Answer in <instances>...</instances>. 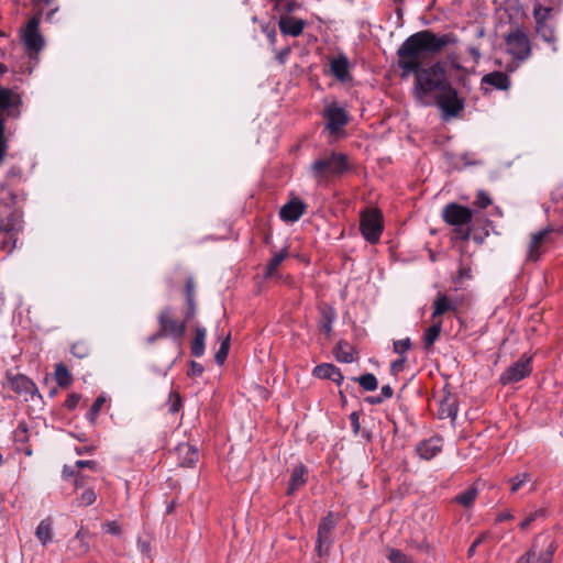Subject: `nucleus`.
<instances>
[{
	"instance_id": "nucleus-46",
	"label": "nucleus",
	"mask_w": 563,
	"mask_h": 563,
	"mask_svg": "<svg viewBox=\"0 0 563 563\" xmlns=\"http://www.w3.org/2000/svg\"><path fill=\"white\" fill-rule=\"evenodd\" d=\"M407 358L406 356H401L400 358L394 361L391 364H390V371L394 375L400 373L404 367H405V363H406Z\"/></svg>"
},
{
	"instance_id": "nucleus-27",
	"label": "nucleus",
	"mask_w": 563,
	"mask_h": 563,
	"mask_svg": "<svg viewBox=\"0 0 563 563\" xmlns=\"http://www.w3.org/2000/svg\"><path fill=\"white\" fill-rule=\"evenodd\" d=\"M353 352V346L344 341H340L333 350L336 361L341 363H352L354 361Z\"/></svg>"
},
{
	"instance_id": "nucleus-7",
	"label": "nucleus",
	"mask_w": 563,
	"mask_h": 563,
	"mask_svg": "<svg viewBox=\"0 0 563 563\" xmlns=\"http://www.w3.org/2000/svg\"><path fill=\"white\" fill-rule=\"evenodd\" d=\"M360 229L364 239L374 244L379 241L383 232L382 214L376 209H367L361 213Z\"/></svg>"
},
{
	"instance_id": "nucleus-57",
	"label": "nucleus",
	"mask_w": 563,
	"mask_h": 563,
	"mask_svg": "<svg viewBox=\"0 0 563 563\" xmlns=\"http://www.w3.org/2000/svg\"><path fill=\"white\" fill-rule=\"evenodd\" d=\"M187 305H188V308H187V311H186V319L189 320L196 313L195 299H191V302L187 301Z\"/></svg>"
},
{
	"instance_id": "nucleus-8",
	"label": "nucleus",
	"mask_w": 563,
	"mask_h": 563,
	"mask_svg": "<svg viewBox=\"0 0 563 563\" xmlns=\"http://www.w3.org/2000/svg\"><path fill=\"white\" fill-rule=\"evenodd\" d=\"M505 41L507 52L516 59L523 62L529 58L531 54L530 41L522 30L516 29L509 32Z\"/></svg>"
},
{
	"instance_id": "nucleus-25",
	"label": "nucleus",
	"mask_w": 563,
	"mask_h": 563,
	"mask_svg": "<svg viewBox=\"0 0 563 563\" xmlns=\"http://www.w3.org/2000/svg\"><path fill=\"white\" fill-rule=\"evenodd\" d=\"M22 178V169L18 166H12L5 174L3 181L0 183V192H4L8 197V191H12L10 187L19 183Z\"/></svg>"
},
{
	"instance_id": "nucleus-11",
	"label": "nucleus",
	"mask_w": 563,
	"mask_h": 563,
	"mask_svg": "<svg viewBox=\"0 0 563 563\" xmlns=\"http://www.w3.org/2000/svg\"><path fill=\"white\" fill-rule=\"evenodd\" d=\"M335 526L336 521L334 520L332 512H329L319 523L317 550L320 556L329 552V549L333 543L332 532Z\"/></svg>"
},
{
	"instance_id": "nucleus-15",
	"label": "nucleus",
	"mask_w": 563,
	"mask_h": 563,
	"mask_svg": "<svg viewBox=\"0 0 563 563\" xmlns=\"http://www.w3.org/2000/svg\"><path fill=\"white\" fill-rule=\"evenodd\" d=\"M305 25L306 22L303 20L290 15L282 16L278 22L280 32L284 35H290L294 37H297L302 33Z\"/></svg>"
},
{
	"instance_id": "nucleus-19",
	"label": "nucleus",
	"mask_w": 563,
	"mask_h": 563,
	"mask_svg": "<svg viewBox=\"0 0 563 563\" xmlns=\"http://www.w3.org/2000/svg\"><path fill=\"white\" fill-rule=\"evenodd\" d=\"M313 375L320 379H330L338 385H340L344 378L340 368L329 363L317 365L313 368Z\"/></svg>"
},
{
	"instance_id": "nucleus-40",
	"label": "nucleus",
	"mask_w": 563,
	"mask_h": 563,
	"mask_svg": "<svg viewBox=\"0 0 563 563\" xmlns=\"http://www.w3.org/2000/svg\"><path fill=\"white\" fill-rule=\"evenodd\" d=\"M387 558L391 563H411V560L397 549H389Z\"/></svg>"
},
{
	"instance_id": "nucleus-56",
	"label": "nucleus",
	"mask_w": 563,
	"mask_h": 563,
	"mask_svg": "<svg viewBox=\"0 0 563 563\" xmlns=\"http://www.w3.org/2000/svg\"><path fill=\"white\" fill-rule=\"evenodd\" d=\"M107 531L111 534H119L121 532V528L115 521H111L107 523Z\"/></svg>"
},
{
	"instance_id": "nucleus-64",
	"label": "nucleus",
	"mask_w": 563,
	"mask_h": 563,
	"mask_svg": "<svg viewBox=\"0 0 563 563\" xmlns=\"http://www.w3.org/2000/svg\"><path fill=\"white\" fill-rule=\"evenodd\" d=\"M161 338H166L165 334H161V328L158 327V331L147 338V342L150 344L154 343L156 340Z\"/></svg>"
},
{
	"instance_id": "nucleus-34",
	"label": "nucleus",
	"mask_w": 563,
	"mask_h": 563,
	"mask_svg": "<svg viewBox=\"0 0 563 563\" xmlns=\"http://www.w3.org/2000/svg\"><path fill=\"white\" fill-rule=\"evenodd\" d=\"M180 453H186V456L181 460L180 465L186 467H192L198 461V451L191 445H181L179 448Z\"/></svg>"
},
{
	"instance_id": "nucleus-17",
	"label": "nucleus",
	"mask_w": 563,
	"mask_h": 563,
	"mask_svg": "<svg viewBox=\"0 0 563 563\" xmlns=\"http://www.w3.org/2000/svg\"><path fill=\"white\" fill-rule=\"evenodd\" d=\"M457 415V399L452 394H446L439 402L438 417L439 419L455 420Z\"/></svg>"
},
{
	"instance_id": "nucleus-20",
	"label": "nucleus",
	"mask_w": 563,
	"mask_h": 563,
	"mask_svg": "<svg viewBox=\"0 0 563 563\" xmlns=\"http://www.w3.org/2000/svg\"><path fill=\"white\" fill-rule=\"evenodd\" d=\"M305 212V205L300 200H291L280 208L279 217L286 222H295Z\"/></svg>"
},
{
	"instance_id": "nucleus-55",
	"label": "nucleus",
	"mask_w": 563,
	"mask_h": 563,
	"mask_svg": "<svg viewBox=\"0 0 563 563\" xmlns=\"http://www.w3.org/2000/svg\"><path fill=\"white\" fill-rule=\"evenodd\" d=\"M289 54H290V48L286 47L277 53L276 59L278 60L279 64H285Z\"/></svg>"
},
{
	"instance_id": "nucleus-50",
	"label": "nucleus",
	"mask_w": 563,
	"mask_h": 563,
	"mask_svg": "<svg viewBox=\"0 0 563 563\" xmlns=\"http://www.w3.org/2000/svg\"><path fill=\"white\" fill-rule=\"evenodd\" d=\"M180 407H181V399H180L179 395L176 394L174 399L170 398L168 412L176 413L179 411Z\"/></svg>"
},
{
	"instance_id": "nucleus-31",
	"label": "nucleus",
	"mask_w": 563,
	"mask_h": 563,
	"mask_svg": "<svg viewBox=\"0 0 563 563\" xmlns=\"http://www.w3.org/2000/svg\"><path fill=\"white\" fill-rule=\"evenodd\" d=\"M442 329V321L434 322L431 327L427 329L423 335V345L424 349L429 350L434 342L438 340Z\"/></svg>"
},
{
	"instance_id": "nucleus-6",
	"label": "nucleus",
	"mask_w": 563,
	"mask_h": 563,
	"mask_svg": "<svg viewBox=\"0 0 563 563\" xmlns=\"http://www.w3.org/2000/svg\"><path fill=\"white\" fill-rule=\"evenodd\" d=\"M42 11L33 15L21 31V38L30 55L36 54L45 46V38L40 32Z\"/></svg>"
},
{
	"instance_id": "nucleus-1",
	"label": "nucleus",
	"mask_w": 563,
	"mask_h": 563,
	"mask_svg": "<svg viewBox=\"0 0 563 563\" xmlns=\"http://www.w3.org/2000/svg\"><path fill=\"white\" fill-rule=\"evenodd\" d=\"M457 42V36L452 32L437 34L431 30H423L408 36L397 51L401 76L415 75V98L422 106H437L445 120L459 115L464 109V99L452 86L445 65L437 62L422 67V57L438 55Z\"/></svg>"
},
{
	"instance_id": "nucleus-26",
	"label": "nucleus",
	"mask_w": 563,
	"mask_h": 563,
	"mask_svg": "<svg viewBox=\"0 0 563 563\" xmlns=\"http://www.w3.org/2000/svg\"><path fill=\"white\" fill-rule=\"evenodd\" d=\"M549 233L548 230L536 232L531 235V240L529 243V250H528V260L530 261H537L540 257V245L545 239L547 234Z\"/></svg>"
},
{
	"instance_id": "nucleus-60",
	"label": "nucleus",
	"mask_w": 563,
	"mask_h": 563,
	"mask_svg": "<svg viewBox=\"0 0 563 563\" xmlns=\"http://www.w3.org/2000/svg\"><path fill=\"white\" fill-rule=\"evenodd\" d=\"M536 11L540 12V18H541L540 20L547 22L549 15L551 13V9L539 7V8L534 9V12Z\"/></svg>"
},
{
	"instance_id": "nucleus-22",
	"label": "nucleus",
	"mask_w": 563,
	"mask_h": 563,
	"mask_svg": "<svg viewBox=\"0 0 563 563\" xmlns=\"http://www.w3.org/2000/svg\"><path fill=\"white\" fill-rule=\"evenodd\" d=\"M482 85H489L498 90H508L510 87V79L505 73L492 71L483 76Z\"/></svg>"
},
{
	"instance_id": "nucleus-2",
	"label": "nucleus",
	"mask_w": 563,
	"mask_h": 563,
	"mask_svg": "<svg viewBox=\"0 0 563 563\" xmlns=\"http://www.w3.org/2000/svg\"><path fill=\"white\" fill-rule=\"evenodd\" d=\"M16 195L8 191V197L0 198V234L7 238L1 242L8 253L16 247L18 235L23 231L24 221L22 212L15 208Z\"/></svg>"
},
{
	"instance_id": "nucleus-29",
	"label": "nucleus",
	"mask_w": 563,
	"mask_h": 563,
	"mask_svg": "<svg viewBox=\"0 0 563 563\" xmlns=\"http://www.w3.org/2000/svg\"><path fill=\"white\" fill-rule=\"evenodd\" d=\"M207 331L202 327H197L195 330V339L191 343V353L196 357H200L205 353V341Z\"/></svg>"
},
{
	"instance_id": "nucleus-53",
	"label": "nucleus",
	"mask_w": 563,
	"mask_h": 563,
	"mask_svg": "<svg viewBox=\"0 0 563 563\" xmlns=\"http://www.w3.org/2000/svg\"><path fill=\"white\" fill-rule=\"evenodd\" d=\"M552 555H553V549H552V544H550L548 551L539 556L538 562L539 563H551Z\"/></svg>"
},
{
	"instance_id": "nucleus-33",
	"label": "nucleus",
	"mask_w": 563,
	"mask_h": 563,
	"mask_svg": "<svg viewBox=\"0 0 563 563\" xmlns=\"http://www.w3.org/2000/svg\"><path fill=\"white\" fill-rule=\"evenodd\" d=\"M55 378L60 387H68L73 382V376L66 365L58 363L55 367Z\"/></svg>"
},
{
	"instance_id": "nucleus-38",
	"label": "nucleus",
	"mask_w": 563,
	"mask_h": 563,
	"mask_svg": "<svg viewBox=\"0 0 563 563\" xmlns=\"http://www.w3.org/2000/svg\"><path fill=\"white\" fill-rule=\"evenodd\" d=\"M492 205V198L485 190H478L475 196L474 206L485 209Z\"/></svg>"
},
{
	"instance_id": "nucleus-30",
	"label": "nucleus",
	"mask_w": 563,
	"mask_h": 563,
	"mask_svg": "<svg viewBox=\"0 0 563 563\" xmlns=\"http://www.w3.org/2000/svg\"><path fill=\"white\" fill-rule=\"evenodd\" d=\"M335 320V311L331 307H325L321 310L319 327L327 335L332 332V323Z\"/></svg>"
},
{
	"instance_id": "nucleus-36",
	"label": "nucleus",
	"mask_w": 563,
	"mask_h": 563,
	"mask_svg": "<svg viewBox=\"0 0 563 563\" xmlns=\"http://www.w3.org/2000/svg\"><path fill=\"white\" fill-rule=\"evenodd\" d=\"M477 497V489L470 487L455 497V500L464 507H470Z\"/></svg>"
},
{
	"instance_id": "nucleus-61",
	"label": "nucleus",
	"mask_w": 563,
	"mask_h": 563,
	"mask_svg": "<svg viewBox=\"0 0 563 563\" xmlns=\"http://www.w3.org/2000/svg\"><path fill=\"white\" fill-rule=\"evenodd\" d=\"M467 52L473 57L474 62L477 63L481 58V52L476 46H468Z\"/></svg>"
},
{
	"instance_id": "nucleus-14",
	"label": "nucleus",
	"mask_w": 563,
	"mask_h": 563,
	"mask_svg": "<svg viewBox=\"0 0 563 563\" xmlns=\"http://www.w3.org/2000/svg\"><path fill=\"white\" fill-rule=\"evenodd\" d=\"M460 301L456 298H451L443 292H438L433 301L432 319H437L446 312H456Z\"/></svg>"
},
{
	"instance_id": "nucleus-49",
	"label": "nucleus",
	"mask_w": 563,
	"mask_h": 563,
	"mask_svg": "<svg viewBox=\"0 0 563 563\" xmlns=\"http://www.w3.org/2000/svg\"><path fill=\"white\" fill-rule=\"evenodd\" d=\"M80 400V396L78 394H70L65 400V407L69 410H73L77 407Z\"/></svg>"
},
{
	"instance_id": "nucleus-32",
	"label": "nucleus",
	"mask_w": 563,
	"mask_h": 563,
	"mask_svg": "<svg viewBox=\"0 0 563 563\" xmlns=\"http://www.w3.org/2000/svg\"><path fill=\"white\" fill-rule=\"evenodd\" d=\"M87 532L82 529L77 531L75 537L71 539L70 544L77 555H82L88 552L89 545L86 541Z\"/></svg>"
},
{
	"instance_id": "nucleus-58",
	"label": "nucleus",
	"mask_w": 563,
	"mask_h": 563,
	"mask_svg": "<svg viewBox=\"0 0 563 563\" xmlns=\"http://www.w3.org/2000/svg\"><path fill=\"white\" fill-rule=\"evenodd\" d=\"M393 394V388L389 385H384L380 389V397H384V400L391 398Z\"/></svg>"
},
{
	"instance_id": "nucleus-52",
	"label": "nucleus",
	"mask_w": 563,
	"mask_h": 563,
	"mask_svg": "<svg viewBox=\"0 0 563 563\" xmlns=\"http://www.w3.org/2000/svg\"><path fill=\"white\" fill-rule=\"evenodd\" d=\"M536 559V551L534 549H530L527 553L521 555L517 563H532V561Z\"/></svg>"
},
{
	"instance_id": "nucleus-62",
	"label": "nucleus",
	"mask_w": 563,
	"mask_h": 563,
	"mask_svg": "<svg viewBox=\"0 0 563 563\" xmlns=\"http://www.w3.org/2000/svg\"><path fill=\"white\" fill-rule=\"evenodd\" d=\"M351 422H352V427H353V430L355 433H357L358 429H360V422H358V416L356 412H353L351 415Z\"/></svg>"
},
{
	"instance_id": "nucleus-51",
	"label": "nucleus",
	"mask_w": 563,
	"mask_h": 563,
	"mask_svg": "<svg viewBox=\"0 0 563 563\" xmlns=\"http://www.w3.org/2000/svg\"><path fill=\"white\" fill-rule=\"evenodd\" d=\"M485 538H486L485 533H482V534H479V536L474 540V542L472 543V545L468 548V551H467L468 556H473V555H474L476 548H477L478 545H481V544L484 542Z\"/></svg>"
},
{
	"instance_id": "nucleus-9",
	"label": "nucleus",
	"mask_w": 563,
	"mask_h": 563,
	"mask_svg": "<svg viewBox=\"0 0 563 563\" xmlns=\"http://www.w3.org/2000/svg\"><path fill=\"white\" fill-rule=\"evenodd\" d=\"M158 327L161 328V334L172 336L176 341H179L186 332V321L176 320L169 307L159 312Z\"/></svg>"
},
{
	"instance_id": "nucleus-18",
	"label": "nucleus",
	"mask_w": 563,
	"mask_h": 563,
	"mask_svg": "<svg viewBox=\"0 0 563 563\" xmlns=\"http://www.w3.org/2000/svg\"><path fill=\"white\" fill-rule=\"evenodd\" d=\"M442 450L441 439L439 438H430L428 440L421 441L417 445V453L423 460H431Z\"/></svg>"
},
{
	"instance_id": "nucleus-43",
	"label": "nucleus",
	"mask_w": 563,
	"mask_h": 563,
	"mask_svg": "<svg viewBox=\"0 0 563 563\" xmlns=\"http://www.w3.org/2000/svg\"><path fill=\"white\" fill-rule=\"evenodd\" d=\"M529 475L527 473L518 474L510 479L511 492L516 493L520 487L528 481Z\"/></svg>"
},
{
	"instance_id": "nucleus-45",
	"label": "nucleus",
	"mask_w": 563,
	"mask_h": 563,
	"mask_svg": "<svg viewBox=\"0 0 563 563\" xmlns=\"http://www.w3.org/2000/svg\"><path fill=\"white\" fill-rule=\"evenodd\" d=\"M543 514L542 510H537L529 516H527L520 523V528L522 530L527 529L536 519L537 517L541 516Z\"/></svg>"
},
{
	"instance_id": "nucleus-59",
	"label": "nucleus",
	"mask_w": 563,
	"mask_h": 563,
	"mask_svg": "<svg viewBox=\"0 0 563 563\" xmlns=\"http://www.w3.org/2000/svg\"><path fill=\"white\" fill-rule=\"evenodd\" d=\"M76 466L78 468L89 467V468L93 470V468H96L97 463L95 461H82V460H79V461L76 462Z\"/></svg>"
},
{
	"instance_id": "nucleus-28",
	"label": "nucleus",
	"mask_w": 563,
	"mask_h": 563,
	"mask_svg": "<svg viewBox=\"0 0 563 563\" xmlns=\"http://www.w3.org/2000/svg\"><path fill=\"white\" fill-rule=\"evenodd\" d=\"M288 256V250L285 247L279 252H275L271 260L268 261L265 268V277H272L276 274L278 267L284 262V260Z\"/></svg>"
},
{
	"instance_id": "nucleus-63",
	"label": "nucleus",
	"mask_w": 563,
	"mask_h": 563,
	"mask_svg": "<svg viewBox=\"0 0 563 563\" xmlns=\"http://www.w3.org/2000/svg\"><path fill=\"white\" fill-rule=\"evenodd\" d=\"M365 400L371 405H378L384 401V397H380V395L379 396H369Z\"/></svg>"
},
{
	"instance_id": "nucleus-54",
	"label": "nucleus",
	"mask_w": 563,
	"mask_h": 563,
	"mask_svg": "<svg viewBox=\"0 0 563 563\" xmlns=\"http://www.w3.org/2000/svg\"><path fill=\"white\" fill-rule=\"evenodd\" d=\"M190 365H191V368H190L189 375H192V376L202 375L203 366L201 364L192 361Z\"/></svg>"
},
{
	"instance_id": "nucleus-47",
	"label": "nucleus",
	"mask_w": 563,
	"mask_h": 563,
	"mask_svg": "<svg viewBox=\"0 0 563 563\" xmlns=\"http://www.w3.org/2000/svg\"><path fill=\"white\" fill-rule=\"evenodd\" d=\"M71 353L75 356L82 358L88 355V349L86 345L77 343L71 346Z\"/></svg>"
},
{
	"instance_id": "nucleus-48",
	"label": "nucleus",
	"mask_w": 563,
	"mask_h": 563,
	"mask_svg": "<svg viewBox=\"0 0 563 563\" xmlns=\"http://www.w3.org/2000/svg\"><path fill=\"white\" fill-rule=\"evenodd\" d=\"M185 292L187 301L191 302V299H194L195 296V283L191 277H189L186 282Z\"/></svg>"
},
{
	"instance_id": "nucleus-35",
	"label": "nucleus",
	"mask_w": 563,
	"mask_h": 563,
	"mask_svg": "<svg viewBox=\"0 0 563 563\" xmlns=\"http://www.w3.org/2000/svg\"><path fill=\"white\" fill-rule=\"evenodd\" d=\"M354 382H357L360 386L366 390V391H373L377 389L378 382L374 374L366 373L364 375H361L357 378H353Z\"/></svg>"
},
{
	"instance_id": "nucleus-4",
	"label": "nucleus",
	"mask_w": 563,
	"mask_h": 563,
	"mask_svg": "<svg viewBox=\"0 0 563 563\" xmlns=\"http://www.w3.org/2000/svg\"><path fill=\"white\" fill-rule=\"evenodd\" d=\"M442 219L445 223L455 228L454 232L457 239L470 240L472 232L470 223L473 219V211L468 207L456 202L448 203L442 209Z\"/></svg>"
},
{
	"instance_id": "nucleus-42",
	"label": "nucleus",
	"mask_w": 563,
	"mask_h": 563,
	"mask_svg": "<svg viewBox=\"0 0 563 563\" xmlns=\"http://www.w3.org/2000/svg\"><path fill=\"white\" fill-rule=\"evenodd\" d=\"M411 347V341L409 338L398 340L394 342V351L397 354H405Z\"/></svg>"
},
{
	"instance_id": "nucleus-39",
	"label": "nucleus",
	"mask_w": 563,
	"mask_h": 563,
	"mask_svg": "<svg viewBox=\"0 0 563 563\" xmlns=\"http://www.w3.org/2000/svg\"><path fill=\"white\" fill-rule=\"evenodd\" d=\"M13 440L15 443L24 444L29 441L27 428L25 423H20L13 432Z\"/></svg>"
},
{
	"instance_id": "nucleus-21",
	"label": "nucleus",
	"mask_w": 563,
	"mask_h": 563,
	"mask_svg": "<svg viewBox=\"0 0 563 563\" xmlns=\"http://www.w3.org/2000/svg\"><path fill=\"white\" fill-rule=\"evenodd\" d=\"M307 475L308 470L305 465L299 464L295 466L290 475L287 494L292 495L296 490L301 488L307 483Z\"/></svg>"
},
{
	"instance_id": "nucleus-16",
	"label": "nucleus",
	"mask_w": 563,
	"mask_h": 563,
	"mask_svg": "<svg viewBox=\"0 0 563 563\" xmlns=\"http://www.w3.org/2000/svg\"><path fill=\"white\" fill-rule=\"evenodd\" d=\"M331 74L340 81L345 82L351 79L350 62L345 55H339L330 62Z\"/></svg>"
},
{
	"instance_id": "nucleus-41",
	"label": "nucleus",
	"mask_w": 563,
	"mask_h": 563,
	"mask_svg": "<svg viewBox=\"0 0 563 563\" xmlns=\"http://www.w3.org/2000/svg\"><path fill=\"white\" fill-rule=\"evenodd\" d=\"M104 404V398L103 397H98L91 408L89 409V411L87 412V418L92 422L95 421V419L97 418V416L99 415V411L101 410L102 406Z\"/></svg>"
},
{
	"instance_id": "nucleus-13",
	"label": "nucleus",
	"mask_w": 563,
	"mask_h": 563,
	"mask_svg": "<svg viewBox=\"0 0 563 563\" xmlns=\"http://www.w3.org/2000/svg\"><path fill=\"white\" fill-rule=\"evenodd\" d=\"M8 382L13 391L23 396L37 394L36 385L23 374H8Z\"/></svg>"
},
{
	"instance_id": "nucleus-12",
	"label": "nucleus",
	"mask_w": 563,
	"mask_h": 563,
	"mask_svg": "<svg viewBox=\"0 0 563 563\" xmlns=\"http://www.w3.org/2000/svg\"><path fill=\"white\" fill-rule=\"evenodd\" d=\"M324 118L328 121L327 128L331 133H336L349 121V115L345 109L338 107L335 103L325 108Z\"/></svg>"
},
{
	"instance_id": "nucleus-5",
	"label": "nucleus",
	"mask_w": 563,
	"mask_h": 563,
	"mask_svg": "<svg viewBox=\"0 0 563 563\" xmlns=\"http://www.w3.org/2000/svg\"><path fill=\"white\" fill-rule=\"evenodd\" d=\"M347 169L346 156L343 154H331L313 162L311 173L314 178L323 179L328 175H340Z\"/></svg>"
},
{
	"instance_id": "nucleus-10",
	"label": "nucleus",
	"mask_w": 563,
	"mask_h": 563,
	"mask_svg": "<svg viewBox=\"0 0 563 563\" xmlns=\"http://www.w3.org/2000/svg\"><path fill=\"white\" fill-rule=\"evenodd\" d=\"M531 372V357L523 354L518 361L505 369L500 375L499 382L503 385L517 383L529 376Z\"/></svg>"
},
{
	"instance_id": "nucleus-24",
	"label": "nucleus",
	"mask_w": 563,
	"mask_h": 563,
	"mask_svg": "<svg viewBox=\"0 0 563 563\" xmlns=\"http://www.w3.org/2000/svg\"><path fill=\"white\" fill-rule=\"evenodd\" d=\"M35 536L43 547H46L53 540V520L52 518L43 519L35 530Z\"/></svg>"
},
{
	"instance_id": "nucleus-23",
	"label": "nucleus",
	"mask_w": 563,
	"mask_h": 563,
	"mask_svg": "<svg viewBox=\"0 0 563 563\" xmlns=\"http://www.w3.org/2000/svg\"><path fill=\"white\" fill-rule=\"evenodd\" d=\"M536 19V30L538 35L547 43L554 44L556 41L554 29L548 22L541 21L540 12H533Z\"/></svg>"
},
{
	"instance_id": "nucleus-44",
	"label": "nucleus",
	"mask_w": 563,
	"mask_h": 563,
	"mask_svg": "<svg viewBox=\"0 0 563 563\" xmlns=\"http://www.w3.org/2000/svg\"><path fill=\"white\" fill-rule=\"evenodd\" d=\"M96 493L92 489H87L80 495V503L84 506H90L96 501Z\"/></svg>"
},
{
	"instance_id": "nucleus-37",
	"label": "nucleus",
	"mask_w": 563,
	"mask_h": 563,
	"mask_svg": "<svg viewBox=\"0 0 563 563\" xmlns=\"http://www.w3.org/2000/svg\"><path fill=\"white\" fill-rule=\"evenodd\" d=\"M230 349V335H228L222 342L214 355V361L217 364L222 365L228 357Z\"/></svg>"
},
{
	"instance_id": "nucleus-3",
	"label": "nucleus",
	"mask_w": 563,
	"mask_h": 563,
	"mask_svg": "<svg viewBox=\"0 0 563 563\" xmlns=\"http://www.w3.org/2000/svg\"><path fill=\"white\" fill-rule=\"evenodd\" d=\"M22 99L19 93L10 88L0 85V164L2 163L8 144L4 136L5 121L8 119H19L21 115Z\"/></svg>"
}]
</instances>
